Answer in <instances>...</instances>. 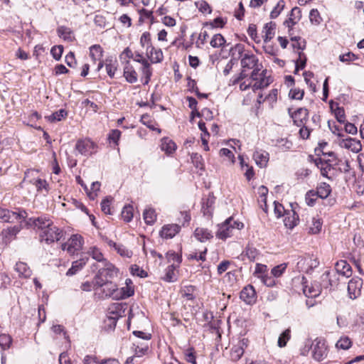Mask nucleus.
Returning <instances> with one entry per match:
<instances>
[{
  "instance_id": "obj_1",
  "label": "nucleus",
  "mask_w": 364,
  "mask_h": 364,
  "mask_svg": "<svg viewBox=\"0 0 364 364\" xmlns=\"http://www.w3.org/2000/svg\"><path fill=\"white\" fill-rule=\"evenodd\" d=\"M241 65L242 70L237 76L233 77V84L238 83L247 76V74L245 73L247 69L253 70L250 78L255 81V83L252 85V90L254 91L263 89L271 83L270 77L267 76V70H261L262 65L259 63L258 58L254 54L250 52L245 53L242 56Z\"/></svg>"
},
{
  "instance_id": "obj_2",
  "label": "nucleus",
  "mask_w": 364,
  "mask_h": 364,
  "mask_svg": "<svg viewBox=\"0 0 364 364\" xmlns=\"http://www.w3.org/2000/svg\"><path fill=\"white\" fill-rule=\"evenodd\" d=\"M243 226L242 223L235 221L232 218H229L219 226L216 236L225 240L232 236L235 230H241Z\"/></svg>"
},
{
  "instance_id": "obj_3",
  "label": "nucleus",
  "mask_w": 364,
  "mask_h": 364,
  "mask_svg": "<svg viewBox=\"0 0 364 364\" xmlns=\"http://www.w3.org/2000/svg\"><path fill=\"white\" fill-rule=\"evenodd\" d=\"M27 217V213L23 210H19L18 212L9 210L0 207V222L1 223H15L21 222Z\"/></svg>"
},
{
  "instance_id": "obj_4",
  "label": "nucleus",
  "mask_w": 364,
  "mask_h": 364,
  "mask_svg": "<svg viewBox=\"0 0 364 364\" xmlns=\"http://www.w3.org/2000/svg\"><path fill=\"white\" fill-rule=\"evenodd\" d=\"M312 357L316 361L325 359L328 354L326 341L321 338H316L311 343Z\"/></svg>"
},
{
  "instance_id": "obj_5",
  "label": "nucleus",
  "mask_w": 364,
  "mask_h": 364,
  "mask_svg": "<svg viewBox=\"0 0 364 364\" xmlns=\"http://www.w3.org/2000/svg\"><path fill=\"white\" fill-rule=\"evenodd\" d=\"M63 235V231L54 224L41 232L40 235L41 240L48 244L60 240Z\"/></svg>"
},
{
  "instance_id": "obj_6",
  "label": "nucleus",
  "mask_w": 364,
  "mask_h": 364,
  "mask_svg": "<svg viewBox=\"0 0 364 364\" xmlns=\"http://www.w3.org/2000/svg\"><path fill=\"white\" fill-rule=\"evenodd\" d=\"M102 267H100L98 274L96 277V282L109 281L117 274V269L114 266L107 261H105Z\"/></svg>"
},
{
  "instance_id": "obj_7",
  "label": "nucleus",
  "mask_w": 364,
  "mask_h": 364,
  "mask_svg": "<svg viewBox=\"0 0 364 364\" xmlns=\"http://www.w3.org/2000/svg\"><path fill=\"white\" fill-rule=\"evenodd\" d=\"M82 243L83 239L80 235H73L65 243L62 245V249L70 255H74L81 250Z\"/></svg>"
},
{
  "instance_id": "obj_8",
  "label": "nucleus",
  "mask_w": 364,
  "mask_h": 364,
  "mask_svg": "<svg viewBox=\"0 0 364 364\" xmlns=\"http://www.w3.org/2000/svg\"><path fill=\"white\" fill-rule=\"evenodd\" d=\"M95 144L89 139H79L75 144V150L84 156H90L95 152Z\"/></svg>"
},
{
  "instance_id": "obj_9",
  "label": "nucleus",
  "mask_w": 364,
  "mask_h": 364,
  "mask_svg": "<svg viewBox=\"0 0 364 364\" xmlns=\"http://www.w3.org/2000/svg\"><path fill=\"white\" fill-rule=\"evenodd\" d=\"M363 280L359 277L352 278L348 284V294L351 299H355L361 294Z\"/></svg>"
},
{
  "instance_id": "obj_10",
  "label": "nucleus",
  "mask_w": 364,
  "mask_h": 364,
  "mask_svg": "<svg viewBox=\"0 0 364 364\" xmlns=\"http://www.w3.org/2000/svg\"><path fill=\"white\" fill-rule=\"evenodd\" d=\"M27 224L33 225L38 229L41 230V232L46 230L47 228L53 225V221L46 216H40L38 218H31L27 221Z\"/></svg>"
},
{
  "instance_id": "obj_11",
  "label": "nucleus",
  "mask_w": 364,
  "mask_h": 364,
  "mask_svg": "<svg viewBox=\"0 0 364 364\" xmlns=\"http://www.w3.org/2000/svg\"><path fill=\"white\" fill-rule=\"evenodd\" d=\"M240 297L247 304H255L257 300V294L253 286L247 285L240 292Z\"/></svg>"
},
{
  "instance_id": "obj_12",
  "label": "nucleus",
  "mask_w": 364,
  "mask_h": 364,
  "mask_svg": "<svg viewBox=\"0 0 364 364\" xmlns=\"http://www.w3.org/2000/svg\"><path fill=\"white\" fill-rule=\"evenodd\" d=\"M181 230V226L177 224H169L163 226L160 235L165 239L173 238Z\"/></svg>"
},
{
  "instance_id": "obj_13",
  "label": "nucleus",
  "mask_w": 364,
  "mask_h": 364,
  "mask_svg": "<svg viewBox=\"0 0 364 364\" xmlns=\"http://www.w3.org/2000/svg\"><path fill=\"white\" fill-rule=\"evenodd\" d=\"M309 115L308 109L306 108H299L294 113L291 114V117L294 124L298 127L304 126Z\"/></svg>"
},
{
  "instance_id": "obj_14",
  "label": "nucleus",
  "mask_w": 364,
  "mask_h": 364,
  "mask_svg": "<svg viewBox=\"0 0 364 364\" xmlns=\"http://www.w3.org/2000/svg\"><path fill=\"white\" fill-rule=\"evenodd\" d=\"M96 284L98 287L102 288V292L105 296L112 297L114 299V296L117 295V285L111 282H96Z\"/></svg>"
},
{
  "instance_id": "obj_15",
  "label": "nucleus",
  "mask_w": 364,
  "mask_h": 364,
  "mask_svg": "<svg viewBox=\"0 0 364 364\" xmlns=\"http://www.w3.org/2000/svg\"><path fill=\"white\" fill-rule=\"evenodd\" d=\"M335 269L338 274L346 278L350 277L353 273L350 265L345 260H340L337 262Z\"/></svg>"
},
{
  "instance_id": "obj_16",
  "label": "nucleus",
  "mask_w": 364,
  "mask_h": 364,
  "mask_svg": "<svg viewBox=\"0 0 364 364\" xmlns=\"http://www.w3.org/2000/svg\"><path fill=\"white\" fill-rule=\"evenodd\" d=\"M284 216V223L287 228L293 229L297 225L299 215L294 210H287Z\"/></svg>"
},
{
  "instance_id": "obj_17",
  "label": "nucleus",
  "mask_w": 364,
  "mask_h": 364,
  "mask_svg": "<svg viewBox=\"0 0 364 364\" xmlns=\"http://www.w3.org/2000/svg\"><path fill=\"white\" fill-rule=\"evenodd\" d=\"M20 225H14L13 227H9L6 229H4L1 232V236L4 242L5 243L10 242L20 232Z\"/></svg>"
},
{
  "instance_id": "obj_18",
  "label": "nucleus",
  "mask_w": 364,
  "mask_h": 364,
  "mask_svg": "<svg viewBox=\"0 0 364 364\" xmlns=\"http://www.w3.org/2000/svg\"><path fill=\"white\" fill-rule=\"evenodd\" d=\"M276 23L270 21L264 24L262 30L264 42L267 43L272 40L275 35Z\"/></svg>"
},
{
  "instance_id": "obj_19",
  "label": "nucleus",
  "mask_w": 364,
  "mask_h": 364,
  "mask_svg": "<svg viewBox=\"0 0 364 364\" xmlns=\"http://www.w3.org/2000/svg\"><path fill=\"white\" fill-rule=\"evenodd\" d=\"M269 153L266 151H256L253 154V159L259 167H265L269 161Z\"/></svg>"
},
{
  "instance_id": "obj_20",
  "label": "nucleus",
  "mask_w": 364,
  "mask_h": 364,
  "mask_svg": "<svg viewBox=\"0 0 364 364\" xmlns=\"http://www.w3.org/2000/svg\"><path fill=\"white\" fill-rule=\"evenodd\" d=\"M341 146L346 149L351 150L353 152L358 153L362 149V145L359 140L352 138H348L341 142Z\"/></svg>"
},
{
  "instance_id": "obj_21",
  "label": "nucleus",
  "mask_w": 364,
  "mask_h": 364,
  "mask_svg": "<svg viewBox=\"0 0 364 364\" xmlns=\"http://www.w3.org/2000/svg\"><path fill=\"white\" fill-rule=\"evenodd\" d=\"M322 224L323 222L321 218L311 217V220L307 221L309 233L313 235L319 233L322 228Z\"/></svg>"
},
{
  "instance_id": "obj_22",
  "label": "nucleus",
  "mask_w": 364,
  "mask_h": 364,
  "mask_svg": "<svg viewBox=\"0 0 364 364\" xmlns=\"http://www.w3.org/2000/svg\"><path fill=\"white\" fill-rule=\"evenodd\" d=\"M194 237L197 240L204 242L213 238V235L212 232L208 230L207 228H197L194 231Z\"/></svg>"
},
{
  "instance_id": "obj_23",
  "label": "nucleus",
  "mask_w": 364,
  "mask_h": 364,
  "mask_svg": "<svg viewBox=\"0 0 364 364\" xmlns=\"http://www.w3.org/2000/svg\"><path fill=\"white\" fill-rule=\"evenodd\" d=\"M107 244L109 247L114 248L122 257L130 258L132 256V252L122 244L116 243L111 240H108Z\"/></svg>"
},
{
  "instance_id": "obj_24",
  "label": "nucleus",
  "mask_w": 364,
  "mask_h": 364,
  "mask_svg": "<svg viewBox=\"0 0 364 364\" xmlns=\"http://www.w3.org/2000/svg\"><path fill=\"white\" fill-rule=\"evenodd\" d=\"M15 271L18 273V276L23 278H29L32 274V271L26 263L18 262L15 265Z\"/></svg>"
},
{
  "instance_id": "obj_25",
  "label": "nucleus",
  "mask_w": 364,
  "mask_h": 364,
  "mask_svg": "<svg viewBox=\"0 0 364 364\" xmlns=\"http://www.w3.org/2000/svg\"><path fill=\"white\" fill-rule=\"evenodd\" d=\"M88 258L87 257L80 258L72 263V267L67 271V276H73L80 270L87 263Z\"/></svg>"
},
{
  "instance_id": "obj_26",
  "label": "nucleus",
  "mask_w": 364,
  "mask_h": 364,
  "mask_svg": "<svg viewBox=\"0 0 364 364\" xmlns=\"http://www.w3.org/2000/svg\"><path fill=\"white\" fill-rule=\"evenodd\" d=\"M328 160L318 158L315 160L316 166L320 169L321 173L323 176L330 178L328 176V173L331 168V165L328 162Z\"/></svg>"
},
{
  "instance_id": "obj_27",
  "label": "nucleus",
  "mask_w": 364,
  "mask_h": 364,
  "mask_svg": "<svg viewBox=\"0 0 364 364\" xmlns=\"http://www.w3.org/2000/svg\"><path fill=\"white\" fill-rule=\"evenodd\" d=\"M124 77L129 83H135L138 80L136 70L132 65L129 64L127 65L124 68Z\"/></svg>"
},
{
  "instance_id": "obj_28",
  "label": "nucleus",
  "mask_w": 364,
  "mask_h": 364,
  "mask_svg": "<svg viewBox=\"0 0 364 364\" xmlns=\"http://www.w3.org/2000/svg\"><path fill=\"white\" fill-rule=\"evenodd\" d=\"M331 193V188L329 184L322 182L320 183L315 191L316 195L321 198H326Z\"/></svg>"
},
{
  "instance_id": "obj_29",
  "label": "nucleus",
  "mask_w": 364,
  "mask_h": 364,
  "mask_svg": "<svg viewBox=\"0 0 364 364\" xmlns=\"http://www.w3.org/2000/svg\"><path fill=\"white\" fill-rule=\"evenodd\" d=\"M134 294V289L129 285H126L120 289L117 288V295L114 296V299L119 300L128 298Z\"/></svg>"
},
{
  "instance_id": "obj_30",
  "label": "nucleus",
  "mask_w": 364,
  "mask_h": 364,
  "mask_svg": "<svg viewBox=\"0 0 364 364\" xmlns=\"http://www.w3.org/2000/svg\"><path fill=\"white\" fill-rule=\"evenodd\" d=\"M161 150L165 151L167 154H171L176 149V144L168 138H164L161 140Z\"/></svg>"
},
{
  "instance_id": "obj_31",
  "label": "nucleus",
  "mask_w": 364,
  "mask_h": 364,
  "mask_svg": "<svg viewBox=\"0 0 364 364\" xmlns=\"http://www.w3.org/2000/svg\"><path fill=\"white\" fill-rule=\"evenodd\" d=\"M105 65L107 75L113 78L117 68V61L115 59L107 58L105 60Z\"/></svg>"
},
{
  "instance_id": "obj_32",
  "label": "nucleus",
  "mask_w": 364,
  "mask_h": 364,
  "mask_svg": "<svg viewBox=\"0 0 364 364\" xmlns=\"http://www.w3.org/2000/svg\"><path fill=\"white\" fill-rule=\"evenodd\" d=\"M175 269L176 266L174 263L168 266L165 270V275L163 277V279L167 282H173L176 281L177 277L175 274Z\"/></svg>"
},
{
  "instance_id": "obj_33",
  "label": "nucleus",
  "mask_w": 364,
  "mask_h": 364,
  "mask_svg": "<svg viewBox=\"0 0 364 364\" xmlns=\"http://www.w3.org/2000/svg\"><path fill=\"white\" fill-rule=\"evenodd\" d=\"M144 220L147 225H153L156 220V213L155 210L151 208H147L143 213Z\"/></svg>"
},
{
  "instance_id": "obj_34",
  "label": "nucleus",
  "mask_w": 364,
  "mask_h": 364,
  "mask_svg": "<svg viewBox=\"0 0 364 364\" xmlns=\"http://www.w3.org/2000/svg\"><path fill=\"white\" fill-rule=\"evenodd\" d=\"M103 50L100 45H93L90 48V55L93 61L100 60Z\"/></svg>"
},
{
  "instance_id": "obj_35",
  "label": "nucleus",
  "mask_w": 364,
  "mask_h": 364,
  "mask_svg": "<svg viewBox=\"0 0 364 364\" xmlns=\"http://www.w3.org/2000/svg\"><path fill=\"white\" fill-rule=\"evenodd\" d=\"M33 184L35 186L38 193H48V184L46 180L38 178L35 180V181H33Z\"/></svg>"
},
{
  "instance_id": "obj_36",
  "label": "nucleus",
  "mask_w": 364,
  "mask_h": 364,
  "mask_svg": "<svg viewBox=\"0 0 364 364\" xmlns=\"http://www.w3.org/2000/svg\"><path fill=\"white\" fill-rule=\"evenodd\" d=\"M38 170L28 169L24 173L23 181H28L33 184V181L38 178Z\"/></svg>"
},
{
  "instance_id": "obj_37",
  "label": "nucleus",
  "mask_w": 364,
  "mask_h": 364,
  "mask_svg": "<svg viewBox=\"0 0 364 364\" xmlns=\"http://www.w3.org/2000/svg\"><path fill=\"white\" fill-rule=\"evenodd\" d=\"M352 346V341L348 336H342L337 341L336 346L337 348L348 350Z\"/></svg>"
},
{
  "instance_id": "obj_38",
  "label": "nucleus",
  "mask_w": 364,
  "mask_h": 364,
  "mask_svg": "<svg viewBox=\"0 0 364 364\" xmlns=\"http://www.w3.org/2000/svg\"><path fill=\"white\" fill-rule=\"evenodd\" d=\"M12 343L11 337L8 334L0 335V346L3 350H6L11 347Z\"/></svg>"
},
{
  "instance_id": "obj_39",
  "label": "nucleus",
  "mask_w": 364,
  "mask_h": 364,
  "mask_svg": "<svg viewBox=\"0 0 364 364\" xmlns=\"http://www.w3.org/2000/svg\"><path fill=\"white\" fill-rule=\"evenodd\" d=\"M225 43V38L220 33L213 36L210 41V45L213 48H220Z\"/></svg>"
},
{
  "instance_id": "obj_40",
  "label": "nucleus",
  "mask_w": 364,
  "mask_h": 364,
  "mask_svg": "<svg viewBox=\"0 0 364 364\" xmlns=\"http://www.w3.org/2000/svg\"><path fill=\"white\" fill-rule=\"evenodd\" d=\"M122 218L123 220L129 223L133 218V207L130 205H125L122 211Z\"/></svg>"
},
{
  "instance_id": "obj_41",
  "label": "nucleus",
  "mask_w": 364,
  "mask_h": 364,
  "mask_svg": "<svg viewBox=\"0 0 364 364\" xmlns=\"http://www.w3.org/2000/svg\"><path fill=\"white\" fill-rule=\"evenodd\" d=\"M66 116L67 112L65 109H61L48 116V119L51 122H59L62 119L65 118Z\"/></svg>"
},
{
  "instance_id": "obj_42",
  "label": "nucleus",
  "mask_w": 364,
  "mask_h": 364,
  "mask_svg": "<svg viewBox=\"0 0 364 364\" xmlns=\"http://www.w3.org/2000/svg\"><path fill=\"white\" fill-rule=\"evenodd\" d=\"M290 329H286L279 337L278 346L280 348L286 346L288 341L291 338Z\"/></svg>"
},
{
  "instance_id": "obj_43",
  "label": "nucleus",
  "mask_w": 364,
  "mask_h": 364,
  "mask_svg": "<svg viewBox=\"0 0 364 364\" xmlns=\"http://www.w3.org/2000/svg\"><path fill=\"white\" fill-rule=\"evenodd\" d=\"M140 44L141 47L145 49H149V48L152 46L151 35L149 32H144L141 34L140 38Z\"/></svg>"
},
{
  "instance_id": "obj_44",
  "label": "nucleus",
  "mask_w": 364,
  "mask_h": 364,
  "mask_svg": "<svg viewBox=\"0 0 364 364\" xmlns=\"http://www.w3.org/2000/svg\"><path fill=\"white\" fill-rule=\"evenodd\" d=\"M309 20L312 24L318 25L322 21V18L317 9H311L309 13Z\"/></svg>"
},
{
  "instance_id": "obj_45",
  "label": "nucleus",
  "mask_w": 364,
  "mask_h": 364,
  "mask_svg": "<svg viewBox=\"0 0 364 364\" xmlns=\"http://www.w3.org/2000/svg\"><path fill=\"white\" fill-rule=\"evenodd\" d=\"M246 255L250 261H255L258 259L259 253L255 247L248 245L246 248Z\"/></svg>"
},
{
  "instance_id": "obj_46",
  "label": "nucleus",
  "mask_w": 364,
  "mask_h": 364,
  "mask_svg": "<svg viewBox=\"0 0 364 364\" xmlns=\"http://www.w3.org/2000/svg\"><path fill=\"white\" fill-rule=\"evenodd\" d=\"M285 6V2L284 0H279L277 5L274 6L273 10L271 11L270 17L272 18H277L281 13V11L284 9Z\"/></svg>"
},
{
  "instance_id": "obj_47",
  "label": "nucleus",
  "mask_w": 364,
  "mask_h": 364,
  "mask_svg": "<svg viewBox=\"0 0 364 364\" xmlns=\"http://www.w3.org/2000/svg\"><path fill=\"white\" fill-rule=\"evenodd\" d=\"M133 345L135 346V354L139 357L144 355L149 349L147 343H134Z\"/></svg>"
},
{
  "instance_id": "obj_48",
  "label": "nucleus",
  "mask_w": 364,
  "mask_h": 364,
  "mask_svg": "<svg viewBox=\"0 0 364 364\" xmlns=\"http://www.w3.org/2000/svg\"><path fill=\"white\" fill-rule=\"evenodd\" d=\"M321 286L323 288H328L329 287L332 286V282L331 279V272L329 271H326L321 276Z\"/></svg>"
},
{
  "instance_id": "obj_49",
  "label": "nucleus",
  "mask_w": 364,
  "mask_h": 364,
  "mask_svg": "<svg viewBox=\"0 0 364 364\" xmlns=\"http://www.w3.org/2000/svg\"><path fill=\"white\" fill-rule=\"evenodd\" d=\"M207 252V249L205 248L204 250L200 251L199 253L197 252H191L188 255V259H196L197 261H205V255Z\"/></svg>"
},
{
  "instance_id": "obj_50",
  "label": "nucleus",
  "mask_w": 364,
  "mask_h": 364,
  "mask_svg": "<svg viewBox=\"0 0 364 364\" xmlns=\"http://www.w3.org/2000/svg\"><path fill=\"white\" fill-rule=\"evenodd\" d=\"M244 353V350L242 349L241 347H238L237 346H235L230 353L231 359L234 361H237L242 356Z\"/></svg>"
},
{
  "instance_id": "obj_51",
  "label": "nucleus",
  "mask_w": 364,
  "mask_h": 364,
  "mask_svg": "<svg viewBox=\"0 0 364 364\" xmlns=\"http://www.w3.org/2000/svg\"><path fill=\"white\" fill-rule=\"evenodd\" d=\"M58 33L60 37L63 38L65 40L71 41L72 31L69 28L65 26H60L58 28Z\"/></svg>"
},
{
  "instance_id": "obj_52",
  "label": "nucleus",
  "mask_w": 364,
  "mask_h": 364,
  "mask_svg": "<svg viewBox=\"0 0 364 364\" xmlns=\"http://www.w3.org/2000/svg\"><path fill=\"white\" fill-rule=\"evenodd\" d=\"M112 200V197H107L102 201L101 209L104 213L109 214V215L112 214V213L111 211V208H110V203H111Z\"/></svg>"
},
{
  "instance_id": "obj_53",
  "label": "nucleus",
  "mask_w": 364,
  "mask_h": 364,
  "mask_svg": "<svg viewBox=\"0 0 364 364\" xmlns=\"http://www.w3.org/2000/svg\"><path fill=\"white\" fill-rule=\"evenodd\" d=\"M130 272L132 275L138 276L141 278L146 277L147 276L146 272L136 264H133L131 266Z\"/></svg>"
},
{
  "instance_id": "obj_54",
  "label": "nucleus",
  "mask_w": 364,
  "mask_h": 364,
  "mask_svg": "<svg viewBox=\"0 0 364 364\" xmlns=\"http://www.w3.org/2000/svg\"><path fill=\"white\" fill-rule=\"evenodd\" d=\"M287 268V264L283 263L281 264H279L274 268H272L271 271V274L273 275L274 277H279L282 275V274L284 272Z\"/></svg>"
},
{
  "instance_id": "obj_55",
  "label": "nucleus",
  "mask_w": 364,
  "mask_h": 364,
  "mask_svg": "<svg viewBox=\"0 0 364 364\" xmlns=\"http://www.w3.org/2000/svg\"><path fill=\"white\" fill-rule=\"evenodd\" d=\"M90 255L92 256V257L95 259L97 262H102V264L105 263V261H107L104 259L103 255L102 252L96 247H93L90 251Z\"/></svg>"
},
{
  "instance_id": "obj_56",
  "label": "nucleus",
  "mask_w": 364,
  "mask_h": 364,
  "mask_svg": "<svg viewBox=\"0 0 364 364\" xmlns=\"http://www.w3.org/2000/svg\"><path fill=\"white\" fill-rule=\"evenodd\" d=\"M258 278H259L262 282L267 287H271L275 285L274 279L271 276H269L267 274L264 275H259Z\"/></svg>"
},
{
  "instance_id": "obj_57",
  "label": "nucleus",
  "mask_w": 364,
  "mask_h": 364,
  "mask_svg": "<svg viewBox=\"0 0 364 364\" xmlns=\"http://www.w3.org/2000/svg\"><path fill=\"white\" fill-rule=\"evenodd\" d=\"M247 33L256 43L259 42V38L257 36V26L255 24H250L247 29Z\"/></svg>"
},
{
  "instance_id": "obj_58",
  "label": "nucleus",
  "mask_w": 364,
  "mask_h": 364,
  "mask_svg": "<svg viewBox=\"0 0 364 364\" xmlns=\"http://www.w3.org/2000/svg\"><path fill=\"white\" fill-rule=\"evenodd\" d=\"M357 59L358 56L351 52H348L347 53L339 55V60L343 63H349Z\"/></svg>"
},
{
  "instance_id": "obj_59",
  "label": "nucleus",
  "mask_w": 364,
  "mask_h": 364,
  "mask_svg": "<svg viewBox=\"0 0 364 364\" xmlns=\"http://www.w3.org/2000/svg\"><path fill=\"white\" fill-rule=\"evenodd\" d=\"M335 117L338 122L344 123L346 121L345 111L343 107H338L334 111Z\"/></svg>"
},
{
  "instance_id": "obj_60",
  "label": "nucleus",
  "mask_w": 364,
  "mask_h": 364,
  "mask_svg": "<svg viewBox=\"0 0 364 364\" xmlns=\"http://www.w3.org/2000/svg\"><path fill=\"white\" fill-rule=\"evenodd\" d=\"M274 212L277 218L284 216V215L286 214V212L287 210H286L284 209V206L281 203L274 201Z\"/></svg>"
},
{
  "instance_id": "obj_61",
  "label": "nucleus",
  "mask_w": 364,
  "mask_h": 364,
  "mask_svg": "<svg viewBox=\"0 0 364 364\" xmlns=\"http://www.w3.org/2000/svg\"><path fill=\"white\" fill-rule=\"evenodd\" d=\"M63 46H55L51 48L50 53L53 55V58L55 60H59L63 54Z\"/></svg>"
},
{
  "instance_id": "obj_62",
  "label": "nucleus",
  "mask_w": 364,
  "mask_h": 364,
  "mask_svg": "<svg viewBox=\"0 0 364 364\" xmlns=\"http://www.w3.org/2000/svg\"><path fill=\"white\" fill-rule=\"evenodd\" d=\"M296 267L300 272H305L306 273H309L307 258H301L297 262Z\"/></svg>"
},
{
  "instance_id": "obj_63",
  "label": "nucleus",
  "mask_w": 364,
  "mask_h": 364,
  "mask_svg": "<svg viewBox=\"0 0 364 364\" xmlns=\"http://www.w3.org/2000/svg\"><path fill=\"white\" fill-rule=\"evenodd\" d=\"M304 95V91L299 88L291 89L289 92L290 97L295 100H301Z\"/></svg>"
},
{
  "instance_id": "obj_64",
  "label": "nucleus",
  "mask_w": 364,
  "mask_h": 364,
  "mask_svg": "<svg viewBox=\"0 0 364 364\" xmlns=\"http://www.w3.org/2000/svg\"><path fill=\"white\" fill-rule=\"evenodd\" d=\"M144 65H141V71L142 77H151L152 75V69L150 63L144 62Z\"/></svg>"
}]
</instances>
